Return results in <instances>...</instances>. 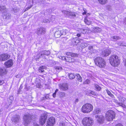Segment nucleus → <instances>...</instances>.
<instances>
[{"label": "nucleus", "instance_id": "obj_1", "mask_svg": "<svg viewBox=\"0 0 126 126\" xmlns=\"http://www.w3.org/2000/svg\"><path fill=\"white\" fill-rule=\"evenodd\" d=\"M109 61L110 64L113 66H117L119 64V57L115 55L111 56L109 58Z\"/></svg>", "mask_w": 126, "mask_h": 126}, {"label": "nucleus", "instance_id": "obj_2", "mask_svg": "<svg viewBox=\"0 0 126 126\" xmlns=\"http://www.w3.org/2000/svg\"><path fill=\"white\" fill-rule=\"evenodd\" d=\"M95 64L100 68L104 67L106 64V62L104 59L100 57L96 58L94 60Z\"/></svg>", "mask_w": 126, "mask_h": 126}, {"label": "nucleus", "instance_id": "obj_3", "mask_svg": "<svg viewBox=\"0 0 126 126\" xmlns=\"http://www.w3.org/2000/svg\"><path fill=\"white\" fill-rule=\"evenodd\" d=\"M93 109V106L90 104L87 103L83 105L81 110L84 113H88L91 111Z\"/></svg>", "mask_w": 126, "mask_h": 126}, {"label": "nucleus", "instance_id": "obj_4", "mask_svg": "<svg viewBox=\"0 0 126 126\" xmlns=\"http://www.w3.org/2000/svg\"><path fill=\"white\" fill-rule=\"evenodd\" d=\"M105 116L107 120L109 121H111L115 119V113L113 110H109L106 112Z\"/></svg>", "mask_w": 126, "mask_h": 126}, {"label": "nucleus", "instance_id": "obj_5", "mask_svg": "<svg viewBox=\"0 0 126 126\" xmlns=\"http://www.w3.org/2000/svg\"><path fill=\"white\" fill-rule=\"evenodd\" d=\"M82 122L84 126H91L94 123V121L90 117H85L83 119Z\"/></svg>", "mask_w": 126, "mask_h": 126}, {"label": "nucleus", "instance_id": "obj_6", "mask_svg": "<svg viewBox=\"0 0 126 126\" xmlns=\"http://www.w3.org/2000/svg\"><path fill=\"white\" fill-rule=\"evenodd\" d=\"M31 115L29 114H25L23 117V119L24 121L25 126L28 125L31 122L32 119Z\"/></svg>", "mask_w": 126, "mask_h": 126}, {"label": "nucleus", "instance_id": "obj_7", "mask_svg": "<svg viewBox=\"0 0 126 126\" xmlns=\"http://www.w3.org/2000/svg\"><path fill=\"white\" fill-rule=\"evenodd\" d=\"M55 122V118L53 117H51L47 120V126H53Z\"/></svg>", "mask_w": 126, "mask_h": 126}, {"label": "nucleus", "instance_id": "obj_8", "mask_svg": "<svg viewBox=\"0 0 126 126\" xmlns=\"http://www.w3.org/2000/svg\"><path fill=\"white\" fill-rule=\"evenodd\" d=\"M66 34V31L60 29L55 32L54 35L56 37L58 38L60 37L62 35H65Z\"/></svg>", "mask_w": 126, "mask_h": 126}, {"label": "nucleus", "instance_id": "obj_9", "mask_svg": "<svg viewBox=\"0 0 126 126\" xmlns=\"http://www.w3.org/2000/svg\"><path fill=\"white\" fill-rule=\"evenodd\" d=\"M47 117V116L46 114H43L40 117L39 120V123L42 125H43L45 123Z\"/></svg>", "mask_w": 126, "mask_h": 126}, {"label": "nucleus", "instance_id": "obj_10", "mask_svg": "<svg viewBox=\"0 0 126 126\" xmlns=\"http://www.w3.org/2000/svg\"><path fill=\"white\" fill-rule=\"evenodd\" d=\"M45 32V28L41 27L38 28L37 29L36 32L38 35H41L44 34Z\"/></svg>", "mask_w": 126, "mask_h": 126}, {"label": "nucleus", "instance_id": "obj_11", "mask_svg": "<svg viewBox=\"0 0 126 126\" xmlns=\"http://www.w3.org/2000/svg\"><path fill=\"white\" fill-rule=\"evenodd\" d=\"M50 53V51L49 50H44L43 51L40 52V56H39L38 59H39L41 57L43 58V59H46V57L45 55L46 56L49 55Z\"/></svg>", "mask_w": 126, "mask_h": 126}, {"label": "nucleus", "instance_id": "obj_12", "mask_svg": "<svg viewBox=\"0 0 126 126\" xmlns=\"http://www.w3.org/2000/svg\"><path fill=\"white\" fill-rule=\"evenodd\" d=\"M62 12L65 15L69 17H74L76 16L75 13L74 12H70L66 10H63Z\"/></svg>", "mask_w": 126, "mask_h": 126}, {"label": "nucleus", "instance_id": "obj_13", "mask_svg": "<svg viewBox=\"0 0 126 126\" xmlns=\"http://www.w3.org/2000/svg\"><path fill=\"white\" fill-rule=\"evenodd\" d=\"M95 117L97 119V120L98 123H99L102 124L103 123L104 121V117L101 115H99L98 114Z\"/></svg>", "mask_w": 126, "mask_h": 126}, {"label": "nucleus", "instance_id": "obj_14", "mask_svg": "<svg viewBox=\"0 0 126 126\" xmlns=\"http://www.w3.org/2000/svg\"><path fill=\"white\" fill-rule=\"evenodd\" d=\"M59 87L60 89L63 91L66 90L68 88V85L66 83L60 84L59 85Z\"/></svg>", "mask_w": 126, "mask_h": 126}, {"label": "nucleus", "instance_id": "obj_15", "mask_svg": "<svg viewBox=\"0 0 126 126\" xmlns=\"http://www.w3.org/2000/svg\"><path fill=\"white\" fill-rule=\"evenodd\" d=\"M9 57L8 54H2L0 55V60L1 61H5L9 58Z\"/></svg>", "mask_w": 126, "mask_h": 126}, {"label": "nucleus", "instance_id": "obj_16", "mask_svg": "<svg viewBox=\"0 0 126 126\" xmlns=\"http://www.w3.org/2000/svg\"><path fill=\"white\" fill-rule=\"evenodd\" d=\"M13 64L12 60L10 59L6 62L4 63L5 65L7 68L10 67L12 66Z\"/></svg>", "mask_w": 126, "mask_h": 126}, {"label": "nucleus", "instance_id": "obj_17", "mask_svg": "<svg viewBox=\"0 0 126 126\" xmlns=\"http://www.w3.org/2000/svg\"><path fill=\"white\" fill-rule=\"evenodd\" d=\"M2 16L4 19L8 20L10 18L11 16L9 13H5L4 14H2Z\"/></svg>", "mask_w": 126, "mask_h": 126}, {"label": "nucleus", "instance_id": "obj_18", "mask_svg": "<svg viewBox=\"0 0 126 126\" xmlns=\"http://www.w3.org/2000/svg\"><path fill=\"white\" fill-rule=\"evenodd\" d=\"M7 72L6 69L4 67L0 68V75H3L6 74Z\"/></svg>", "mask_w": 126, "mask_h": 126}, {"label": "nucleus", "instance_id": "obj_19", "mask_svg": "<svg viewBox=\"0 0 126 126\" xmlns=\"http://www.w3.org/2000/svg\"><path fill=\"white\" fill-rule=\"evenodd\" d=\"M7 10V9L5 6L0 5V12H1L2 14L6 13Z\"/></svg>", "mask_w": 126, "mask_h": 126}, {"label": "nucleus", "instance_id": "obj_20", "mask_svg": "<svg viewBox=\"0 0 126 126\" xmlns=\"http://www.w3.org/2000/svg\"><path fill=\"white\" fill-rule=\"evenodd\" d=\"M110 52L109 50H106L102 52V55L103 57H107L110 53Z\"/></svg>", "mask_w": 126, "mask_h": 126}, {"label": "nucleus", "instance_id": "obj_21", "mask_svg": "<svg viewBox=\"0 0 126 126\" xmlns=\"http://www.w3.org/2000/svg\"><path fill=\"white\" fill-rule=\"evenodd\" d=\"M20 120V117L19 115H15L13 119V122L15 123L18 122Z\"/></svg>", "mask_w": 126, "mask_h": 126}, {"label": "nucleus", "instance_id": "obj_22", "mask_svg": "<svg viewBox=\"0 0 126 126\" xmlns=\"http://www.w3.org/2000/svg\"><path fill=\"white\" fill-rule=\"evenodd\" d=\"M66 54L67 55L73 57H77L78 56V54L77 53L67 52L66 53Z\"/></svg>", "mask_w": 126, "mask_h": 126}, {"label": "nucleus", "instance_id": "obj_23", "mask_svg": "<svg viewBox=\"0 0 126 126\" xmlns=\"http://www.w3.org/2000/svg\"><path fill=\"white\" fill-rule=\"evenodd\" d=\"M72 43L74 45H76L79 42L78 38H73L72 40Z\"/></svg>", "mask_w": 126, "mask_h": 126}, {"label": "nucleus", "instance_id": "obj_24", "mask_svg": "<svg viewBox=\"0 0 126 126\" xmlns=\"http://www.w3.org/2000/svg\"><path fill=\"white\" fill-rule=\"evenodd\" d=\"M119 101L122 103H124L126 99L124 97L120 96L118 97Z\"/></svg>", "mask_w": 126, "mask_h": 126}, {"label": "nucleus", "instance_id": "obj_25", "mask_svg": "<svg viewBox=\"0 0 126 126\" xmlns=\"http://www.w3.org/2000/svg\"><path fill=\"white\" fill-rule=\"evenodd\" d=\"M101 112V110L99 108H97L94 110L93 112L94 114L99 113Z\"/></svg>", "mask_w": 126, "mask_h": 126}, {"label": "nucleus", "instance_id": "obj_26", "mask_svg": "<svg viewBox=\"0 0 126 126\" xmlns=\"http://www.w3.org/2000/svg\"><path fill=\"white\" fill-rule=\"evenodd\" d=\"M76 76L77 77V78L78 81L80 82L82 81V77L79 74H77L76 75Z\"/></svg>", "mask_w": 126, "mask_h": 126}, {"label": "nucleus", "instance_id": "obj_27", "mask_svg": "<svg viewBox=\"0 0 126 126\" xmlns=\"http://www.w3.org/2000/svg\"><path fill=\"white\" fill-rule=\"evenodd\" d=\"M122 103L121 102V103L119 102L118 101H117V105L118 106H121L123 108H126V106L124 104Z\"/></svg>", "mask_w": 126, "mask_h": 126}, {"label": "nucleus", "instance_id": "obj_28", "mask_svg": "<svg viewBox=\"0 0 126 126\" xmlns=\"http://www.w3.org/2000/svg\"><path fill=\"white\" fill-rule=\"evenodd\" d=\"M66 61L69 62H73L74 61V60L72 58L70 57H67Z\"/></svg>", "mask_w": 126, "mask_h": 126}, {"label": "nucleus", "instance_id": "obj_29", "mask_svg": "<svg viewBox=\"0 0 126 126\" xmlns=\"http://www.w3.org/2000/svg\"><path fill=\"white\" fill-rule=\"evenodd\" d=\"M94 87L96 89V90L97 91H99L101 89V87L97 84H95L94 85Z\"/></svg>", "mask_w": 126, "mask_h": 126}, {"label": "nucleus", "instance_id": "obj_30", "mask_svg": "<svg viewBox=\"0 0 126 126\" xmlns=\"http://www.w3.org/2000/svg\"><path fill=\"white\" fill-rule=\"evenodd\" d=\"M107 0H98L99 2L101 4H105L107 2Z\"/></svg>", "mask_w": 126, "mask_h": 126}, {"label": "nucleus", "instance_id": "obj_31", "mask_svg": "<svg viewBox=\"0 0 126 126\" xmlns=\"http://www.w3.org/2000/svg\"><path fill=\"white\" fill-rule=\"evenodd\" d=\"M112 38L114 39V41H117L120 39V38L118 36H115L112 37Z\"/></svg>", "mask_w": 126, "mask_h": 126}, {"label": "nucleus", "instance_id": "obj_32", "mask_svg": "<svg viewBox=\"0 0 126 126\" xmlns=\"http://www.w3.org/2000/svg\"><path fill=\"white\" fill-rule=\"evenodd\" d=\"M69 77L70 79H74L75 76L73 74H69Z\"/></svg>", "mask_w": 126, "mask_h": 126}, {"label": "nucleus", "instance_id": "obj_33", "mask_svg": "<svg viewBox=\"0 0 126 126\" xmlns=\"http://www.w3.org/2000/svg\"><path fill=\"white\" fill-rule=\"evenodd\" d=\"M84 21L85 23L88 25H90L91 23V21L88 20V19H85Z\"/></svg>", "mask_w": 126, "mask_h": 126}, {"label": "nucleus", "instance_id": "obj_34", "mask_svg": "<svg viewBox=\"0 0 126 126\" xmlns=\"http://www.w3.org/2000/svg\"><path fill=\"white\" fill-rule=\"evenodd\" d=\"M93 47L92 46H89V47L88 48L89 50H93V51H92V52L93 53H95L96 52V50L95 49H93Z\"/></svg>", "mask_w": 126, "mask_h": 126}, {"label": "nucleus", "instance_id": "obj_35", "mask_svg": "<svg viewBox=\"0 0 126 126\" xmlns=\"http://www.w3.org/2000/svg\"><path fill=\"white\" fill-rule=\"evenodd\" d=\"M44 67L43 66L40 67L39 69V71L42 73L44 71Z\"/></svg>", "mask_w": 126, "mask_h": 126}, {"label": "nucleus", "instance_id": "obj_36", "mask_svg": "<svg viewBox=\"0 0 126 126\" xmlns=\"http://www.w3.org/2000/svg\"><path fill=\"white\" fill-rule=\"evenodd\" d=\"M106 91L107 93L109 95L112 97H113L114 96L112 94L109 90H107Z\"/></svg>", "mask_w": 126, "mask_h": 126}, {"label": "nucleus", "instance_id": "obj_37", "mask_svg": "<svg viewBox=\"0 0 126 126\" xmlns=\"http://www.w3.org/2000/svg\"><path fill=\"white\" fill-rule=\"evenodd\" d=\"M56 69L58 72H59L62 69V68L60 66H56Z\"/></svg>", "mask_w": 126, "mask_h": 126}, {"label": "nucleus", "instance_id": "obj_38", "mask_svg": "<svg viewBox=\"0 0 126 126\" xmlns=\"http://www.w3.org/2000/svg\"><path fill=\"white\" fill-rule=\"evenodd\" d=\"M19 10V8H14L13 9V10L15 13L17 12Z\"/></svg>", "mask_w": 126, "mask_h": 126}, {"label": "nucleus", "instance_id": "obj_39", "mask_svg": "<svg viewBox=\"0 0 126 126\" xmlns=\"http://www.w3.org/2000/svg\"><path fill=\"white\" fill-rule=\"evenodd\" d=\"M41 85L40 83H37L36 85V87L38 88H41Z\"/></svg>", "mask_w": 126, "mask_h": 126}, {"label": "nucleus", "instance_id": "obj_40", "mask_svg": "<svg viewBox=\"0 0 126 126\" xmlns=\"http://www.w3.org/2000/svg\"><path fill=\"white\" fill-rule=\"evenodd\" d=\"M43 22L45 23H49L50 22V21L48 19H44L43 20Z\"/></svg>", "mask_w": 126, "mask_h": 126}, {"label": "nucleus", "instance_id": "obj_41", "mask_svg": "<svg viewBox=\"0 0 126 126\" xmlns=\"http://www.w3.org/2000/svg\"><path fill=\"white\" fill-rule=\"evenodd\" d=\"M90 80L88 79H87L85 80L84 83L85 84H88L90 83Z\"/></svg>", "mask_w": 126, "mask_h": 126}, {"label": "nucleus", "instance_id": "obj_42", "mask_svg": "<svg viewBox=\"0 0 126 126\" xmlns=\"http://www.w3.org/2000/svg\"><path fill=\"white\" fill-rule=\"evenodd\" d=\"M106 9L109 10H110L111 9V6L110 5H108L106 7Z\"/></svg>", "mask_w": 126, "mask_h": 126}, {"label": "nucleus", "instance_id": "obj_43", "mask_svg": "<svg viewBox=\"0 0 126 126\" xmlns=\"http://www.w3.org/2000/svg\"><path fill=\"white\" fill-rule=\"evenodd\" d=\"M32 5H31L30 6L27 7V8H26L25 9V11H27L28 10V9H30L31 8V7H32Z\"/></svg>", "mask_w": 126, "mask_h": 126}, {"label": "nucleus", "instance_id": "obj_44", "mask_svg": "<svg viewBox=\"0 0 126 126\" xmlns=\"http://www.w3.org/2000/svg\"><path fill=\"white\" fill-rule=\"evenodd\" d=\"M4 83V81L3 80H0V85H2Z\"/></svg>", "mask_w": 126, "mask_h": 126}, {"label": "nucleus", "instance_id": "obj_45", "mask_svg": "<svg viewBox=\"0 0 126 126\" xmlns=\"http://www.w3.org/2000/svg\"><path fill=\"white\" fill-rule=\"evenodd\" d=\"M83 10L84 11V12L83 13V15H84L86 14L87 12H86V9H85L84 8H83Z\"/></svg>", "mask_w": 126, "mask_h": 126}, {"label": "nucleus", "instance_id": "obj_46", "mask_svg": "<svg viewBox=\"0 0 126 126\" xmlns=\"http://www.w3.org/2000/svg\"><path fill=\"white\" fill-rule=\"evenodd\" d=\"M61 97H64L65 96V93L64 92H62L61 93Z\"/></svg>", "mask_w": 126, "mask_h": 126}, {"label": "nucleus", "instance_id": "obj_47", "mask_svg": "<svg viewBox=\"0 0 126 126\" xmlns=\"http://www.w3.org/2000/svg\"><path fill=\"white\" fill-rule=\"evenodd\" d=\"M123 45V46H126V44L124 43V42H122V44Z\"/></svg>", "mask_w": 126, "mask_h": 126}, {"label": "nucleus", "instance_id": "obj_48", "mask_svg": "<svg viewBox=\"0 0 126 126\" xmlns=\"http://www.w3.org/2000/svg\"><path fill=\"white\" fill-rule=\"evenodd\" d=\"M49 95L48 94H47L45 96V98L46 99H47L48 98H49Z\"/></svg>", "mask_w": 126, "mask_h": 126}, {"label": "nucleus", "instance_id": "obj_49", "mask_svg": "<svg viewBox=\"0 0 126 126\" xmlns=\"http://www.w3.org/2000/svg\"><path fill=\"white\" fill-rule=\"evenodd\" d=\"M90 93L93 95H96V94L94 92L91 91L90 92Z\"/></svg>", "mask_w": 126, "mask_h": 126}, {"label": "nucleus", "instance_id": "obj_50", "mask_svg": "<svg viewBox=\"0 0 126 126\" xmlns=\"http://www.w3.org/2000/svg\"><path fill=\"white\" fill-rule=\"evenodd\" d=\"M118 44L120 46H123V45H122V44H122V42H119L118 43Z\"/></svg>", "mask_w": 126, "mask_h": 126}, {"label": "nucleus", "instance_id": "obj_51", "mask_svg": "<svg viewBox=\"0 0 126 126\" xmlns=\"http://www.w3.org/2000/svg\"><path fill=\"white\" fill-rule=\"evenodd\" d=\"M56 93H55V92H54L53 94V95H52V96H53L54 97V98H55L56 97Z\"/></svg>", "mask_w": 126, "mask_h": 126}, {"label": "nucleus", "instance_id": "obj_52", "mask_svg": "<svg viewBox=\"0 0 126 126\" xmlns=\"http://www.w3.org/2000/svg\"><path fill=\"white\" fill-rule=\"evenodd\" d=\"M115 126H123L122 124H121L119 123L116 125Z\"/></svg>", "mask_w": 126, "mask_h": 126}, {"label": "nucleus", "instance_id": "obj_53", "mask_svg": "<svg viewBox=\"0 0 126 126\" xmlns=\"http://www.w3.org/2000/svg\"><path fill=\"white\" fill-rule=\"evenodd\" d=\"M45 97H43L41 98V99L42 101H43V100H45Z\"/></svg>", "mask_w": 126, "mask_h": 126}, {"label": "nucleus", "instance_id": "obj_54", "mask_svg": "<svg viewBox=\"0 0 126 126\" xmlns=\"http://www.w3.org/2000/svg\"><path fill=\"white\" fill-rule=\"evenodd\" d=\"M62 57L63 58H62L63 60H66L67 58H65V57H64V56Z\"/></svg>", "mask_w": 126, "mask_h": 126}, {"label": "nucleus", "instance_id": "obj_55", "mask_svg": "<svg viewBox=\"0 0 126 126\" xmlns=\"http://www.w3.org/2000/svg\"><path fill=\"white\" fill-rule=\"evenodd\" d=\"M79 101V99L78 98L76 99L75 100V102H78Z\"/></svg>", "mask_w": 126, "mask_h": 126}, {"label": "nucleus", "instance_id": "obj_56", "mask_svg": "<svg viewBox=\"0 0 126 126\" xmlns=\"http://www.w3.org/2000/svg\"><path fill=\"white\" fill-rule=\"evenodd\" d=\"M58 57L60 59L62 60V58H63L62 56H58Z\"/></svg>", "mask_w": 126, "mask_h": 126}, {"label": "nucleus", "instance_id": "obj_57", "mask_svg": "<svg viewBox=\"0 0 126 126\" xmlns=\"http://www.w3.org/2000/svg\"><path fill=\"white\" fill-rule=\"evenodd\" d=\"M77 36L78 37H79L80 36V34H77Z\"/></svg>", "mask_w": 126, "mask_h": 126}, {"label": "nucleus", "instance_id": "obj_58", "mask_svg": "<svg viewBox=\"0 0 126 126\" xmlns=\"http://www.w3.org/2000/svg\"><path fill=\"white\" fill-rule=\"evenodd\" d=\"M124 21V23L126 24V18L125 19Z\"/></svg>", "mask_w": 126, "mask_h": 126}, {"label": "nucleus", "instance_id": "obj_59", "mask_svg": "<svg viewBox=\"0 0 126 126\" xmlns=\"http://www.w3.org/2000/svg\"><path fill=\"white\" fill-rule=\"evenodd\" d=\"M88 44H87L85 43L84 44V46L85 47H87L88 46Z\"/></svg>", "mask_w": 126, "mask_h": 126}, {"label": "nucleus", "instance_id": "obj_60", "mask_svg": "<svg viewBox=\"0 0 126 126\" xmlns=\"http://www.w3.org/2000/svg\"><path fill=\"white\" fill-rule=\"evenodd\" d=\"M58 91V89H56L55 91V92L57 93V92Z\"/></svg>", "mask_w": 126, "mask_h": 126}, {"label": "nucleus", "instance_id": "obj_61", "mask_svg": "<svg viewBox=\"0 0 126 126\" xmlns=\"http://www.w3.org/2000/svg\"><path fill=\"white\" fill-rule=\"evenodd\" d=\"M82 30H83V32H82L83 33H84V31H85V30L84 29H82Z\"/></svg>", "mask_w": 126, "mask_h": 126}, {"label": "nucleus", "instance_id": "obj_62", "mask_svg": "<svg viewBox=\"0 0 126 126\" xmlns=\"http://www.w3.org/2000/svg\"><path fill=\"white\" fill-rule=\"evenodd\" d=\"M34 126H39V125H34Z\"/></svg>", "mask_w": 126, "mask_h": 126}, {"label": "nucleus", "instance_id": "obj_63", "mask_svg": "<svg viewBox=\"0 0 126 126\" xmlns=\"http://www.w3.org/2000/svg\"><path fill=\"white\" fill-rule=\"evenodd\" d=\"M125 65L126 66V60L125 61Z\"/></svg>", "mask_w": 126, "mask_h": 126}, {"label": "nucleus", "instance_id": "obj_64", "mask_svg": "<svg viewBox=\"0 0 126 126\" xmlns=\"http://www.w3.org/2000/svg\"><path fill=\"white\" fill-rule=\"evenodd\" d=\"M117 101H116L115 102L117 104Z\"/></svg>", "mask_w": 126, "mask_h": 126}]
</instances>
